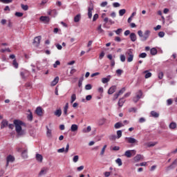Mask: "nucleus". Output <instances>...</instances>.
<instances>
[{"instance_id":"nucleus-1","label":"nucleus","mask_w":177,"mask_h":177,"mask_svg":"<svg viewBox=\"0 0 177 177\" xmlns=\"http://www.w3.org/2000/svg\"><path fill=\"white\" fill-rule=\"evenodd\" d=\"M14 125H15V131L18 135H21V126L23 125V122L20 120H14Z\"/></svg>"},{"instance_id":"nucleus-2","label":"nucleus","mask_w":177,"mask_h":177,"mask_svg":"<svg viewBox=\"0 0 177 177\" xmlns=\"http://www.w3.org/2000/svg\"><path fill=\"white\" fill-rule=\"evenodd\" d=\"M126 56H127V62L128 63H131L132 62H133V52H132V50H128L126 53H125Z\"/></svg>"},{"instance_id":"nucleus-3","label":"nucleus","mask_w":177,"mask_h":177,"mask_svg":"<svg viewBox=\"0 0 177 177\" xmlns=\"http://www.w3.org/2000/svg\"><path fill=\"white\" fill-rule=\"evenodd\" d=\"M136 154V150H127L124 152V156L127 158H131V157H133Z\"/></svg>"},{"instance_id":"nucleus-4","label":"nucleus","mask_w":177,"mask_h":177,"mask_svg":"<svg viewBox=\"0 0 177 177\" xmlns=\"http://www.w3.org/2000/svg\"><path fill=\"white\" fill-rule=\"evenodd\" d=\"M177 165V159H176L169 166L165 167L166 172H169L171 169H175Z\"/></svg>"},{"instance_id":"nucleus-5","label":"nucleus","mask_w":177,"mask_h":177,"mask_svg":"<svg viewBox=\"0 0 177 177\" xmlns=\"http://www.w3.org/2000/svg\"><path fill=\"white\" fill-rule=\"evenodd\" d=\"M143 95V93L142 92L141 90H139L138 92L136 93V97L133 98V101L134 103H138L139 102V100L142 98V96Z\"/></svg>"},{"instance_id":"nucleus-6","label":"nucleus","mask_w":177,"mask_h":177,"mask_svg":"<svg viewBox=\"0 0 177 177\" xmlns=\"http://www.w3.org/2000/svg\"><path fill=\"white\" fill-rule=\"evenodd\" d=\"M48 172H49V167H44L41 169L38 176L41 177V176H44L45 175H46V174H48Z\"/></svg>"},{"instance_id":"nucleus-7","label":"nucleus","mask_w":177,"mask_h":177,"mask_svg":"<svg viewBox=\"0 0 177 177\" xmlns=\"http://www.w3.org/2000/svg\"><path fill=\"white\" fill-rule=\"evenodd\" d=\"M125 140H127V143H130L131 145H133V144L138 145V143L139 142L138 140L131 137H126Z\"/></svg>"},{"instance_id":"nucleus-8","label":"nucleus","mask_w":177,"mask_h":177,"mask_svg":"<svg viewBox=\"0 0 177 177\" xmlns=\"http://www.w3.org/2000/svg\"><path fill=\"white\" fill-rule=\"evenodd\" d=\"M150 33H151L150 30H145L142 36V38L141 39V41H142L143 42H145V41H147V39L150 37Z\"/></svg>"},{"instance_id":"nucleus-9","label":"nucleus","mask_w":177,"mask_h":177,"mask_svg":"<svg viewBox=\"0 0 177 177\" xmlns=\"http://www.w3.org/2000/svg\"><path fill=\"white\" fill-rule=\"evenodd\" d=\"M15 162V158L12 155H9L6 158V167H9V162Z\"/></svg>"},{"instance_id":"nucleus-10","label":"nucleus","mask_w":177,"mask_h":177,"mask_svg":"<svg viewBox=\"0 0 177 177\" xmlns=\"http://www.w3.org/2000/svg\"><path fill=\"white\" fill-rule=\"evenodd\" d=\"M92 10H93V3H90L88 8V19H92Z\"/></svg>"},{"instance_id":"nucleus-11","label":"nucleus","mask_w":177,"mask_h":177,"mask_svg":"<svg viewBox=\"0 0 177 177\" xmlns=\"http://www.w3.org/2000/svg\"><path fill=\"white\" fill-rule=\"evenodd\" d=\"M70 149V145L67 144L66 149L64 147H62L61 149H57V153H68V149Z\"/></svg>"},{"instance_id":"nucleus-12","label":"nucleus","mask_w":177,"mask_h":177,"mask_svg":"<svg viewBox=\"0 0 177 177\" xmlns=\"http://www.w3.org/2000/svg\"><path fill=\"white\" fill-rule=\"evenodd\" d=\"M41 39H42V37L41 36H37L35 37L33 44H36V46H39V44H41Z\"/></svg>"},{"instance_id":"nucleus-13","label":"nucleus","mask_w":177,"mask_h":177,"mask_svg":"<svg viewBox=\"0 0 177 177\" xmlns=\"http://www.w3.org/2000/svg\"><path fill=\"white\" fill-rule=\"evenodd\" d=\"M40 20L41 21H43V23H49V21H50V18L49 17L41 16Z\"/></svg>"},{"instance_id":"nucleus-14","label":"nucleus","mask_w":177,"mask_h":177,"mask_svg":"<svg viewBox=\"0 0 177 177\" xmlns=\"http://www.w3.org/2000/svg\"><path fill=\"white\" fill-rule=\"evenodd\" d=\"M117 89V86H112L108 91V93L109 95H113V93H114V92H115Z\"/></svg>"},{"instance_id":"nucleus-15","label":"nucleus","mask_w":177,"mask_h":177,"mask_svg":"<svg viewBox=\"0 0 177 177\" xmlns=\"http://www.w3.org/2000/svg\"><path fill=\"white\" fill-rule=\"evenodd\" d=\"M8 122L6 120H3L1 122V129H3V128H6L8 125Z\"/></svg>"},{"instance_id":"nucleus-16","label":"nucleus","mask_w":177,"mask_h":177,"mask_svg":"<svg viewBox=\"0 0 177 177\" xmlns=\"http://www.w3.org/2000/svg\"><path fill=\"white\" fill-rule=\"evenodd\" d=\"M28 149H26L21 152V157L24 158H28Z\"/></svg>"},{"instance_id":"nucleus-17","label":"nucleus","mask_w":177,"mask_h":177,"mask_svg":"<svg viewBox=\"0 0 177 177\" xmlns=\"http://www.w3.org/2000/svg\"><path fill=\"white\" fill-rule=\"evenodd\" d=\"M36 160L38 162H42V161L44 160V157L42 156V155H41L39 153H37L36 154Z\"/></svg>"},{"instance_id":"nucleus-18","label":"nucleus","mask_w":177,"mask_h":177,"mask_svg":"<svg viewBox=\"0 0 177 177\" xmlns=\"http://www.w3.org/2000/svg\"><path fill=\"white\" fill-rule=\"evenodd\" d=\"M20 75H21L22 80H26L27 78L28 75V72H27L26 71H22V72L20 73Z\"/></svg>"},{"instance_id":"nucleus-19","label":"nucleus","mask_w":177,"mask_h":177,"mask_svg":"<svg viewBox=\"0 0 177 177\" xmlns=\"http://www.w3.org/2000/svg\"><path fill=\"white\" fill-rule=\"evenodd\" d=\"M35 113L37 115L41 117V115H42V108H41V106H38L35 110Z\"/></svg>"},{"instance_id":"nucleus-20","label":"nucleus","mask_w":177,"mask_h":177,"mask_svg":"<svg viewBox=\"0 0 177 177\" xmlns=\"http://www.w3.org/2000/svg\"><path fill=\"white\" fill-rule=\"evenodd\" d=\"M110 78H111V75H108L107 77H103L102 79V84H107L110 81Z\"/></svg>"},{"instance_id":"nucleus-21","label":"nucleus","mask_w":177,"mask_h":177,"mask_svg":"<svg viewBox=\"0 0 177 177\" xmlns=\"http://www.w3.org/2000/svg\"><path fill=\"white\" fill-rule=\"evenodd\" d=\"M158 142H149L145 144V146H147V147H154L156 145H157Z\"/></svg>"},{"instance_id":"nucleus-22","label":"nucleus","mask_w":177,"mask_h":177,"mask_svg":"<svg viewBox=\"0 0 177 177\" xmlns=\"http://www.w3.org/2000/svg\"><path fill=\"white\" fill-rule=\"evenodd\" d=\"M71 132H77L78 131V125L77 124H72L71 127Z\"/></svg>"},{"instance_id":"nucleus-23","label":"nucleus","mask_w":177,"mask_h":177,"mask_svg":"<svg viewBox=\"0 0 177 177\" xmlns=\"http://www.w3.org/2000/svg\"><path fill=\"white\" fill-rule=\"evenodd\" d=\"M54 115L56 116V117H61L62 115V109H57L55 112H54Z\"/></svg>"},{"instance_id":"nucleus-24","label":"nucleus","mask_w":177,"mask_h":177,"mask_svg":"<svg viewBox=\"0 0 177 177\" xmlns=\"http://www.w3.org/2000/svg\"><path fill=\"white\" fill-rule=\"evenodd\" d=\"M151 115L153 117V118H158V117H160V113L156 112L155 111H151Z\"/></svg>"},{"instance_id":"nucleus-25","label":"nucleus","mask_w":177,"mask_h":177,"mask_svg":"<svg viewBox=\"0 0 177 177\" xmlns=\"http://www.w3.org/2000/svg\"><path fill=\"white\" fill-rule=\"evenodd\" d=\"M176 127H177V124H176V122H171L169 125V128L170 129H176Z\"/></svg>"},{"instance_id":"nucleus-26","label":"nucleus","mask_w":177,"mask_h":177,"mask_svg":"<svg viewBox=\"0 0 177 177\" xmlns=\"http://www.w3.org/2000/svg\"><path fill=\"white\" fill-rule=\"evenodd\" d=\"M106 124V118H102L98 120V125L102 126Z\"/></svg>"},{"instance_id":"nucleus-27","label":"nucleus","mask_w":177,"mask_h":177,"mask_svg":"<svg viewBox=\"0 0 177 177\" xmlns=\"http://www.w3.org/2000/svg\"><path fill=\"white\" fill-rule=\"evenodd\" d=\"M141 158H142V155L138 154L137 156H136L133 158V160L135 161V162H139V161H140Z\"/></svg>"},{"instance_id":"nucleus-28","label":"nucleus","mask_w":177,"mask_h":177,"mask_svg":"<svg viewBox=\"0 0 177 177\" xmlns=\"http://www.w3.org/2000/svg\"><path fill=\"white\" fill-rule=\"evenodd\" d=\"M130 39L132 42H135L136 41V34L132 32L130 34Z\"/></svg>"},{"instance_id":"nucleus-29","label":"nucleus","mask_w":177,"mask_h":177,"mask_svg":"<svg viewBox=\"0 0 177 177\" xmlns=\"http://www.w3.org/2000/svg\"><path fill=\"white\" fill-rule=\"evenodd\" d=\"M114 127H115V129H120V128H121L122 127H124V124L118 122L115 124Z\"/></svg>"},{"instance_id":"nucleus-30","label":"nucleus","mask_w":177,"mask_h":177,"mask_svg":"<svg viewBox=\"0 0 177 177\" xmlns=\"http://www.w3.org/2000/svg\"><path fill=\"white\" fill-rule=\"evenodd\" d=\"M92 131V128L91 126H88L87 128H84L82 130L83 133H88V132H91Z\"/></svg>"},{"instance_id":"nucleus-31","label":"nucleus","mask_w":177,"mask_h":177,"mask_svg":"<svg viewBox=\"0 0 177 177\" xmlns=\"http://www.w3.org/2000/svg\"><path fill=\"white\" fill-rule=\"evenodd\" d=\"M46 129H47V132H46L47 137L52 138V130L49 129L48 126L46 127Z\"/></svg>"},{"instance_id":"nucleus-32","label":"nucleus","mask_w":177,"mask_h":177,"mask_svg":"<svg viewBox=\"0 0 177 177\" xmlns=\"http://www.w3.org/2000/svg\"><path fill=\"white\" fill-rule=\"evenodd\" d=\"M59 82V77H56L51 82V86H55Z\"/></svg>"},{"instance_id":"nucleus-33","label":"nucleus","mask_w":177,"mask_h":177,"mask_svg":"<svg viewBox=\"0 0 177 177\" xmlns=\"http://www.w3.org/2000/svg\"><path fill=\"white\" fill-rule=\"evenodd\" d=\"M80 20H81V14H78L74 17L75 23H78Z\"/></svg>"},{"instance_id":"nucleus-34","label":"nucleus","mask_w":177,"mask_h":177,"mask_svg":"<svg viewBox=\"0 0 177 177\" xmlns=\"http://www.w3.org/2000/svg\"><path fill=\"white\" fill-rule=\"evenodd\" d=\"M144 74H145V78L146 79L150 78V77L152 75L151 73L149 72V71H144Z\"/></svg>"},{"instance_id":"nucleus-35","label":"nucleus","mask_w":177,"mask_h":177,"mask_svg":"<svg viewBox=\"0 0 177 177\" xmlns=\"http://www.w3.org/2000/svg\"><path fill=\"white\" fill-rule=\"evenodd\" d=\"M124 103H125V100H124V98L120 99L118 102L119 107H122V106H124Z\"/></svg>"},{"instance_id":"nucleus-36","label":"nucleus","mask_w":177,"mask_h":177,"mask_svg":"<svg viewBox=\"0 0 177 177\" xmlns=\"http://www.w3.org/2000/svg\"><path fill=\"white\" fill-rule=\"evenodd\" d=\"M157 48H153L150 50V53L152 55V56H156V54L157 53Z\"/></svg>"},{"instance_id":"nucleus-37","label":"nucleus","mask_w":177,"mask_h":177,"mask_svg":"<svg viewBox=\"0 0 177 177\" xmlns=\"http://www.w3.org/2000/svg\"><path fill=\"white\" fill-rule=\"evenodd\" d=\"M28 113L29 114L27 116V118L28 120V121H32V113L31 112V111L28 110Z\"/></svg>"},{"instance_id":"nucleus-38","label":"nucleus","mask_w":177,"mask_h":177,"mask_svg":"<svg viewBox=\"0 0 177 177\" xmlns=\"http://www.w3.org/2000/svg\"><path fill=\"white\" fill-rule=\"evenodd\" d=\"M77 100V95L73 94L71 97V103H74Z\"/></svg>"},{"instance_id":"nucleus-39","label":"nucleus","mask_w":177,"mask_h":177,"mask_svg":"<svg viewBox=\"0 0 177 177\" xmlns=\"http://www.w3.org/2000/svg\"><path fill=\"white\" fill-rule=\"evenodd\" d=\"M115 162L117 165H118L119 167H121V165H122V160L120 158L115 160Z\"/></svg>"},{"instance_id":"nucleus-40","label":"nucleus","mask_w":177,"mask_h":177,"mask_svg":"<svg viewBox=\"0 0 177 177\" xmlns=\"http://www.w3.org/2000/svg\"><path fill=\"white\" fill-rule=\"evenodd\" d=\"M127 12V10L122 9L119 10V16H122L124 13Z\"/></svg>"},{"instance_id":"nucleus-41","label":"nucleus","mask_w":177,"mask_h":177,"mask_svg":"<svg viewBox=\"0 0 177 177\" xmlns=\"http://www.w3.org/2000/svg\"><path fill=\"white\" fill-rule=\"evenodd\" d=\"M78 160H80V156H78V155L75 156L73 158V162H78Z\"/></svg>"},{"instance_id":"nucleus-42","label":"nucleus","mask_w":177,"mask_h":177,"mask_svg":"<svg viewBox=\"0 0 177 177\" xmlns=\"http://www.w3.org/2000/svg\"><path fill=\"white\" fill-rule=\"evenodd\" d=\"M114 32H115L117 35H120V34L122 32V28H118V30H114Z\"/></svg>"},{"instance_id":"nucleus-43","label":"nucleus","mask_w":177,"mask_h":177,"mask_svg":"<svg viewBox=\"0 0 177 177\" xmlns=\"http://www.w3.org/2000/svg\"><path fill=\"white\" fill-rule=\"evenodd\" d=\"M12 64L15 67V68H19V64L17 63V61H16V59L13 60Z\"/></svg>"},{"instance_id":"nucleus-44","label":"nucleus","mask_w":177,"mask_h":177,"mask_svg":"<svg viewBox=\"0 0 177 177\" xmlns=\"http://www.w3.org/2000/svg\"><path fill=\"white\" fill-rule=\"evenodd\" d=\"M82 81H84V77H81L79 80V83H78L79 88H81L82 86Z\"/></svg>"},{"instance_id":"nucleus-45","label":"nucleus","mask_w":177,"mask_h":177,"mask_svg":"<svg viewBox=\"0 0 177 177\" xmlns=\"http://www.w3.org/2000/svg\"><path fill=\"white\" fill-rule=\"evenodd\" d=\"M107 147V145H104L103 148L102 149V151L100 152V155L103 156L104 154V151H106V148Z\"/></svg>"},{"instance_id":"nucleus-46","label":"nucleus","mask_w":177,"mask_h":177,"mask_svg":"<svg viewBox=\"0 0 177 177\" xmlns=\"http://www.w3.org/2000/svg\"><path fill=\"white\" fill-rule=\"evenodd\" d=\"M21 8L23 10H27L28 9V6L27 5L21 4Z\"/></svg>"},{"instance_id":"nucleus-47","label":"nucleus","mask_w":177,"mask_h":177,"mask_svg":"<svg viewBox=\"0 0 177 177\" xmlns=\"http://www.w3.org/2000/svg\"><path fill=\"white\" fill-rule=\"evenodd\" d=\"M117 135H118V139H120L121 136H122V131L119 130L117 131Z\"/></svg>"},{"instance_id":"nucleus-48","label":"nucleus","mask_w":177,"mask_h":177,"mask_svg":"<svg viewBox=\"0 0 177 177\" xmlns=\"http://www.w3.org/2000/svg\"><path fill=\"white\" fill-rule=\"evenodd\" d=\"M85 89H86V91H91V89H92V85H91V84H86V86H85Z\"/></svg>"},{"instance_id":"nucleus-49","label":"nucleus","mask_w":177,"mask_h":177,"mask_svg":"<svg viewBox=\"0 0 177 177\" xmlns=\"http://www.w3.org/2000/svg\"><path fill=\"white\" fill-rule=\"evenodd\" d=\"M97 30L99 31L100 34H102V33L104 32V30L103 29H102V25H100L98 26Z\"/></svg>"},{"instance_id":"nucleus-50","label":"nucleus","mask_w":177,"mask_h":177,"mask_svg":"<svg viewBox=\"0 0 177 177\" xmlns=\"http://www.w3.org/2000/svg\"><path fill=\"white\" fill-rule=\"evenodd\" d=\"M113 8H120L121 6V4L118 2H115L113 3Z\"/></svg>"},{"instance_id":"nucleus-51","label":"nucleus","mask_w":177,"mask_h":177,"mask_svg":"<svg viewBox=\"0 0 177 177\" xmlns=\"http://www.w3.org/2000/svg\"><path fill=\"white\" fill-rule=\"evenodd\" d=\"M120 61L124 63L125 62V55H120Z\"/></svg>"},{"instance_id":"nucleus-52","label":"nucleus","mask_w":177,"mask_h":177,"mask_svg":"<svg viewBox=\"0 0 177 177\" xmlns=\"http://www.w3.org/2000/svg\"><path fill=\"white\" fill-rule=\"evenodd\" d=\"M23 12H15V16H17V17H23Z\"/></svg>"},{"instance_id":"nucleus-53","label":"nucleus","mask_w":177,"mask_h":177,"mask_svg":"<svg viewBox=\"0 0 177 177\" xmlns=\"http://www.w3.org/2000/svg\"><path fill=\"white\" fill-rule=\"evenodd\" d=\"M147 56V54L146 53H142L139 55V57H141L142 59H145Z\"/></svg>"},{"instance_id":"nucleus-54","label":"nucleus","mask_w":177,"mask_h":177,"mask_svg":"<svg viewBox=\"0 0 177 177\" xmlns=\"http://www.w3.org/2000/svg\"><path fill=\"white\" fill-rule=\"evenodd\" d=\"M138 34L139 35V37L141 38V39L143 38V31L142 30H138Z\"/></svg>"},{"instance_id":"nucleus-55","label":"nucleus","mask_w":177,"mask_h":177,"mask_svg":"<svg viewBox=\"0 0 177 177\" xmlns=\"http://www.w3.org/2000/svg\"><path fill=\"white\" fill-rule=\"evenodd\" d=\"M12 0H0V2H2L3 3H12Z\"/></svg>"},{"instance_id":"nucleus-56","label":"nucleus","mask_w":177,"mask_h":177,"mask_svg":"<svg viewBox=\"0 0 177 177\" xmlns=\"http://www.w3.org/2000/svg\"><path fill=\"white\" fill-rule=\"evenodd\" d=\"M52 14L51 15H53V17H55L56 16H57V10H52Z\"/></svg>"},{"instance_id":"nucleus-57","label":"nucleus","mask_w":177,"mask_h":177,"mask_svg":"<svg viewBox=\"0 0 177 177\" xmlns=\"http://www.w3.org/2000/svg\"><path fill=\"white\" fill-rule=\"evenodd\" d=\"M110 140H115L117 139V136L115 135H112L109 136Z\"/></svg>"},{"instance_id":"nucleus-58","label":"nucleus","mask_w":177,"mask_h":177,"mask_svg":"<svg viewBox=\"0 0 177 177\" xmlns=\"http://www.w3.org/2000/svg\"><path fill=\"white\" fill-rule=\"evenodd\" d=\"M57 66H60V61H56L55 63L53 64L54 68H56Z\"/></svg>"},{"instance_id":"nucleus-59","label":"nucleus","mask_w":177,"mask_h":177,"mask_svg":"<svg viewBox=\"0 0 177 177\" xmlns=\"http://www.w3.org/2000/svg\"><path fill=\"white\" fill-rule=\"evenodd\" d=\"M165 35V33L162 31L158 32V37L160 38H163V37Z\"/></svg>"},{"instance_id":"nucleus-60","label":"nucleus","mask_w":177,"mask_h":177,"mask_svg":"<svg viewBox=\"0 0 177 177\" xmlns=\"http://www.w3.org/2000/svg\"><path fill=\"white\" fill-rule=\"evenodd\" d=\"M124 92H125V87H123L121 90L119 91V92L118 93V94L120 95H122V93H124Z\"/></svg>"},{"instance_id":"nucleus-61","label":"nucleus","mask_w":177,"mask_h":177,"mask_svg":"<svg viewBox=\"0 0 177 177\" xmlns=\"http://www.w3.org/2000/svg\"><path fill=\"white\" fill-rule=\"evenodd\" d=\"M107 3H108L107 1H104L101 3L100 4L101 8H104L105 6H107Z\"/></svg>"},{"instance_id":"nucleus-62","label":"nucleus","mask_w":177,"mask_h":177,"mask_svg":"<svg viewBox=\"0 0 177 177\" xmlns=\"http://www.w3.org/2000/svg\"><path fill=\"white\" fill-rule=\"evenodd\" d=\"M84 168V165L80 166L79 167L77 168V171H78V172H81V171H82Z\"/></svg>"},{"instance_id":"nucleus-63","label":"nucleus","mask_w":177,"mask_h":177,"mask_svg":"<svg viewBox=\"0 0 177 177\" xmlns=\"http://www.w3.org/2000/svg\"><path fill=\"white\" fill-rule=\"evenodd\" d=\"M167 106H171V104H172V99H168L167 100Z\"/></svg>"},{"instance_id":"nucleus-64","label":"nucleus","mask_w":177,"mask_h":177,"mask_svg":"<svg viewBox=\"0 0 177 177\" xmlns=\"http://www.w3.org/2000/svg\"><path fill=\"white\" fill-rule=\"evenodd\" d=\"M129 113H132V111H133L134 113H136V111H137V109H136V108H130L129 109Z\"/></svg>"}]
</instances>
